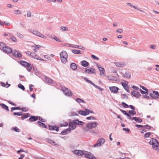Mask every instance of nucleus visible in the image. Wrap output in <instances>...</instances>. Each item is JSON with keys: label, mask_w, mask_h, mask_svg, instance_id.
I'll return each instance as SVG.
<instances>
[{"label": "nucleus", "mask_w": 159, "mask_h": 159, "mask_svg": "<svg viewBox=\"0 0 159 159\" xmlns=\"http://www.w3.org/2000/svg\"><path fill=\"white\" fill-rule=\"evenodd\" d=\"M98 125V124L97 122H90L88 123L86 126L83 129V131L84 132H86L92 128L96 127Z\"/></svg>", "instance_id": "nucleus-1"}, {"label": "nucleus", "mask_w": 159, "mask_h": 159, "mask_svg": "<svg viewBox=\"0 0 159 159\" xmlns=\"http://www.w3.org/2000/svg\"><path fill=\"white\" fill-rule=\"evenodd\" d=\"M60 57L62 63H65L67 62L68 55L66 51H63L61 52L60 54Z\"/></svg>", "instance_id": "nucleus-2"}, {"label": "nucleus", "mask_w": 159, "mask_h": 159, "mask_svg": "<svg viewBox=\"0 0 159 159\" xmlns=\"http://www.w3.org/2000/svg\"><path fill=\"white\" fill-rule=\"evenodd\" d=\"M149 143L150 145H152V148L154 149L157 150L158 147H159V142L154 138L151 139Z\"/></svg>", "instance_id": "nucleus-3"}, {"label": "nucleus", "mask_w": 159, "mask_h": 159, "mask_svg": "<svg viewBox=\"0 0 159 159\" xmlns=\"http://www.w3.org/2000/svg\"><path fill=\"white\" fill-rule=\"evenodd\" d=\"M29 31L33 34H34L38 37H40L44 39H46V36L42 34L40 32L37 30H29Z\"/></svg>", "instance_id": "nucleus-4"}, {"label": "nucleus", "mask_w": 159, "mask_h": 159, "mask_svg": "<svg viewBox=\"0 0 159 159\" xmlns=\"http://www.w3.org/2000/svg\"><path fill=\"white\" fill-rule=\"evenodd\" d=\"M20 63L23 66L25 67H27V70L29 71H30L32 70V66L31 65L23 61H20Z\"/></svg>", "instance_id": "nucleus-5"}, {"label": "nucleus", "mask_w": 159, "mask_h": 159, "mask_svg": "<svg viewBox=\"0 0 159 159\" xmlns=\"http://www.w3.org/2000/svg\"><path fill=\"white\" fill-rule=\"evenodd\" d=\"M79 114L83 116H86L89 115L90 113H94L93 112L88 109H85L84 111H79Z\"/></svg>", "instance_id": "nucleus-6"}, {"label": "nucleus", "mask_w": 159, "mask_h": 159, "mask_svg": "<svg viewBox=\"0 0 159 159\" xmlns=\"http://www.w3.org/2000/svg\"><path fill=\"white\" fill-rule=\"evenodd\" d=\"M62 90L66 96L71 97L72 95V93L71 90L65 87L62 88Z\"/></svg>", "instance_id": "nucleus-7"}, {"label": "nucleus", "mask_w": 159, "mask_h": 159, "mask_svg": "<svg viewBox=\"0 0 159 159\" xmlns=\"http://www.w3.org/2000/svg\"><path fill=\"white\" fill-rule=\"evenodd\" d=\"M149 95L152 98L159 99V93L157 91H154L152 93L149 94Z\"/></svg>", "instance_id": "nucleus-8"}, {"label": "nucleus", "mask_w": 159, "mask_h": 159, "mask_svg": "<svg viewBox=\"0 0 159 159\" xmlns=\"http://www.w3.org/2000/svg\"><path fill=\"white\" fill-rule=\"evenodd\" d=\"M97 66L100 71V75L102 77L105 75V70L99 64L97 63Z\"/></svg>", "instance_id": "nucleus-9"}, {"label": "nucleus", "mask_w": 159, "mask_h": 159, "mask_svg": "<svg viewBox=\"0 0 159 159\" xmlns=\"http://www.w3.org/2000/svg\"><path fill=\"white\" fill-rule=\"evenodd\" d=\"M105 142V139L103 138H101L99 139L97 141V143L94 145V147H99L101 145L103 144Z\"/></svg>", "instance_id": "nucleus-10"}, {"label": "nucleus", "mask_w": 159, "mask_h": 159, "mask_svg": "<svg viewBox=\"0 0 159 159\" xmlns=\"http://www.w3.org/2000/svg\"><path fill=\"white\" fill-rule=\"evenodd\" d=\"M26 54L31 57L36 59H39V56H37L35 53L28 51L27 52Z\"/></svg>", "instance_id": "nucleus-11"}, {"label": "nucleus", "mask_w": 159, "mask_h": 159, "mask_svg": "<svg viewBox=\"0 0 159 159\" xmlns=\"http://www.w3.org/2000/svg\"><path fill=\"white\" fill-rule=\"evenodd\" d=\"M121 84L124 89L128 92H129L128 85V82L127 81H125L124 82H121Z\"/></svg>", "instance_id": "nucleus-12"}, {"label": "nucleus", "mask_w": 159, "mask_h": 159, "mask_svg": "<svg viewBox=\"0 0 159 159\" xmlns=\"http://www.w3.org/2000/svg\"><path fill=\"white\" fill-rule=\"evenodd\" d=\"M86 157L90 159H96V158L90 152H88L85 154Z\"/></svg>", "instance_id": "nucleus-13"}, {"label": "nucleus", "mask_w": 159, "mask_h": 159, "mask_svg": "<svg viewBox=\"0 0 159 159\" xmlns=\"http://www.w3.org/2000/svg\"><path fill=\"white\" fill-rule=\"evenodd\" d=\"M76 127V125H75L73 121L72 122H70L69 123V129L71 130H73L75 129Z\"/></svg>", "instance_id": "nucleus-14"}, {"label": "nucleus", "mask_w": 159, "mask_h": 159, "mask_svg": "<svg viewBox=\"0 0 159 159\" xmlns=\"http://www.w3.org/2000/svg\"><path fill=\"white\" fill-rule=\"evenodd\" d=\"M3 51L4 52L7 53H11L12 52V49L10 48L7 46L5 47Z\"/></svg>", "instance_id": "nucleus-15"}, {"label": "nucleus", "mask_w": 159, "mask_h": 159, "mask_svg": "<svg viewBox=\"0 0 159 159\" xmlns=\"http://www.w3.org/2000/svg\"><path fill=\"white\" fill-rule=\"evenodd\" d=\"M109 89L112 92L114 93H117L119 90V88L115 86L110 87Z\"/></svg>", "instance_id": "nucleus-16"}, {"label": "nucleus", "mask_w": 159, "mask_h": 159, "mask_svg": "<svg viewBox=\"0 0 159 159\" xmlns=\"http://www.w3.org/2000/svg\"><path fill=\"white\" fill-rule=\"evenodd\" d=\"M131 94L132 95H133L134 97L138 98L141 96V94L139 92L135 91H132L131 92Z\"/></svg>", "instance_id": "nucleus-17"}, {"label": "nucleus", "mask_w": 159, "mask_h": 159, "mask_svg": "<svg viewBox=\"0 0 159 159\" xmlns=\"http://www.w3.org/2000/svg\"><path fill=\"white\" fill-rule=\"evenodd\" d=\"M9 35L10 36V39L12 42L15 43H16L17 42L16 38L14 35L12 34L9 33Z\"/></svg>", "instance_id": "nucleus-18"}, {"label": "nucleus", "mask_w": 159, "mask_h": 159, "mask_svg": "<svg viewBox=\"0 0 159 159\" xmlns=\"http://www.w3.org/2000/svg\"><path fill=\"white\" fill-rule=\"evenodd\" d=\"M85 71L86 73L89 74H92L95 73L94 69L93 68H90L89 69H86Z\"/></svg>", "instance_id": "nucleus-19"}, {"label": "nucleus", "mask_w": 159, "mask_h": 159, "mask_svg": "<svg viewBox=\"0 0 159 159\" xmlns=\"http://www.w3.org/2000/svg\"><path fill=\"white\" fill-rule=\"evenodd\" d=\"M38 119V117H36L34 116H31L29 119L30 121L31 122L35 121Z\"/></svg>", "instance_id": "nucleus-20"}, {"label": "nucleus", "mask_w": 159, "mask_h": 159, "mask_svg": "<svg viewBox=\"0 0 159 159\" xmlns=\"http://www.w3.org/2000/svg\"><path fill=\"white\" fill-rule=\"evenodd\" d=\"M126 4L128 5H129L130 6H131V7H133V8H134V9H136V10H137L142 12H144V11H143L142 10H140V9H139V8H137L136 7L134 6L133 5H132L130 3H129V2H128V3H126Z\"/></svg>", "instance_id": "nucleus-21"}, {"label": "nucleus", "mask_w": 159, "mask_h": 159, "mask_svg": "<svg viewBox=\"0 0 159 159\" xmlns=\"http://www.w3.org/2000/svg\"><path fill=\"white\" fill-rule=\"evenodd\" d=\"M74 153L78 156H81L83 154V152L81 150H75L74 151Z\"/></svg>", "instance_id": "nucleus-22"}, {"label": "nucleus", "mask_w": 159, "mask_h": 159, "mask_svg": "<svg viewBox=\"0 0 159 159\" xmlns=\"http://www.w3.org/2000/svg\"><path fill=\"white\" fill-rule=\"evenodd\" d=\"M115 64L118 67H122L125 66V64L122 62H115Z\"/></svg>", "instance_id": "nucleus-23"}, {"label": "nucleus", "mask_w": 159, "mask_h": 159, "mask_svg": "<svg viewBox=\"0 0 159 159\" xmlns=\"http://www.w3.org/2000/svg\"><path fill=\"white\" fill-rule=\"evenodd\" d=\"M73 122L75 123V125H82L84 124V122L83 121H79L78 120H73Z\"/></svg>", "instance_id": "nucleus-24"}, {"label": "nucleus", "mask_w": 159, "mask_h": 159, "mask_svg": "<svg viewBox=\"0 0 159 159\" xmlns=\"http://www.w3.org/2000/svg\"><path fill=\"white\" fill-rule=\"evenodd\" d=\"M70 130L69 129H64L61 132V134L62 135H65L70 132Z\"/></svg>", "instance_id": "nucleus-25"}, {"label": "nucleus", "mask_w": 159, "mask_h": 159, "mask_svg": "<svg viewBox=\"0 0 159 159\" xmlns=\"http://www.w3.org/2000/svg\"><path fill=\"white\" fill-rule=\"evenodd\" d=\"M13 55L16 57H21V54L17 51H15L13 53Z\"/></svg>", "instance_id": "nucleus-26"}, {"label": "nucleus", "mask_w": 159, "mask_h": 159, "mask_svg": "<svg viewBox=\"0 0 159 159\" xmlns=\"http://www.w3.org/2000/svg\"><path fill=\"white\" fill-rule=\"evenodd\" d=\"M48 142V143L51 144L53 145H57V144L56 143V142L50 139H47Z\"/></svg>", "instance_id": "nucleus-27"}, {"label": "nucleus", "mask_w": 159, "mask_h": 159, "mask_svg": "<svg viewBox=\"0 0 159 159\" xmlns=\"http://www.w3.org/2000/svg\"><path fill=\"white\" fill-rule=\"evenodd\" d=\"M45 80L46 82L49 83H52L53 82L52 80L47 77H45Z\"/></svg>", "instance_id": "nucleus-28"}, {"label": "nucleus", "mask_w": 159, "mask_h": 159, "mask_svg": "<svg viewBox=\"0 0 159 159\" xmlns=\"http://www.w3.org/2000/svg\"><path fill=\"white\" fill-rule=\"evenodd\" d=\"M72 48H78L80 49H84L85 48L83 46H79L78 45H72Z\"/></svg>", "instance_id": "nucleus-29"}, {"label": "nucleus", "mask_w": 159, "mask_h": 159, "mask_svg": "<svg viewBox=\"0 0 159 159\" xmlns=\"http://www.w3.org/2000/svg\"><path fill=\"white\" fill-rule=\"evenodd\" d=\"M82 65L84 67H86L89 65V63L85 60L82 61H81Z\"/></svg>", "instance_id": "nucleus-30"}, {"label": "nucleus", "mask_w": 159, "mask_h": 159, "mask_svg": "<svg viewBox=\"0 0 159 159\" xmlns=\"http://www.w3.org/2000/svg\"><path fill=\"white\" fill-rule=\"evenodd\" d=\"M6 46V45L4 43L0 42V49L3 51Z\"/></svg>", "instance_id": "nucleus-31"}, {"label": "nucleus", "mask_w": 159, "mask_h": 159, "mask_svg": "<svg viewBox=\"0 0 159 159\" xmlns=\"http://www.w3.org/2000/svg\"><path fill=\"white\" fill-rule=\"evenodd\" d=\"M123 77L127 78H130L131 77L130 74L129 72H126L123 75Z\"/></svg>", "instance_id": "nucleus-32"}, {"label": "nucleus", "mask_w": 159, "mask_h": 159, "mask_svg": "<svg viewBox=\"0 0 159 159\" xmlns=\"http://www.w3.org/2000/svg\"><path fill=\"white\" fill-rule=\"evenodd\" d=\"M16 33V35L18 38L20 39H22L24 38V35L20 32H17Z\"/></svg>", "instance_id": "nucleus-33"}, {"label": "nucleus", "mask_w": 159, "mask_h": 159, "mask_svg": "<svg viewBox=\"0 0 159 159\" xmlns=\"http://www.w3.org/2000/svg\"><path fill=\"white\" fill-rule=\"evenodd\" d=\"M72 52L75 54H81L80 51L79 50L73 49Z\"/></svg>", "instance_id": "nucleus-34"}, {"label": "nucleus", "mask_w": 159, "mask_h": 159, "mask_svg": "<svg viewBox=\"0 0 159 159\" xmlns=\"http://www.w3.org/2000/svg\"><path fill=\"white\" fill-rule=\"evenodd\" d=\"M37 123L39 124V125L43 128H46L47 126L43 123L40 122V121H38Z\"/></svg>", "instance_id": "nucleus-35"}, {"label": "nucleus", "mask_w": 159, "mask_h": 159, "mask_svg": "<svg viewBox=\"0 0 159 159\" xmlns=\"http://www.w3.org/2000/svg\"><path fill=\"white\" fill-rule=\"evenodd\" d=\"M30 116V114L29 113H26L24 114L21 117V118L22 120L26 119Z\"/></svg>", "instance_id": "nucleus-36"}, {"label": "nucleus", "mask_w": 159, "mask_h": 159, "mask_svg": "<svg viewBox=\"0 0 159 159\" xmlns=\"http://www.w3.org/2000/svg\"><path fill=\"white\" fill-rule=\"evenodd\" d=\"M1 84L2 86L5 87L6 88L9 87L10 86V84H8L7 82L6 84L3 82H1Z\"/></svg>", "instance_id": "nucleus-37"}, {"label": "nucleus", "mask_w": 159, "mask_h": 159, "mask_svg": "<svg viewBox=\"0 0 159 159\" xmlns=\"http://www.w3.org/2000/svg\"><path fill=\"white\" fill-rule=\"evenodd\" d=\"M134 119L136 122L139 123L142 122V120L139 118H138L137 117H134V118H133Z\"/></svg>", "instance_id": "nucleus-38"}, {"label": "nucleus", "mask_w": 159, "mask_h": 159, "mask_svg": "<svg viewBox=\"0 0 159 159\" xmlns=\"http://www.w3.org/2000/svg\"><path fill=\"white\" fill-rule=\"evenodd\" d=\"M70 67L74 70H75L77 68L76 64L74 63L71 64L70 65Z\"/></svg>", "instance_id": "nucleus-39"}, {"label": "nucleus", "mask_w": 159, "mask_h": 159, "mask_svg": "<svg viewBox=\"0 0 159 159\" xmlns=\"http://www.w3.org/2000/svg\"><path fill=\"white\" fill-rule=\"evenodd\" d=\"M68 30V29L67 27L61 26L60 28V30L62 31H67Z\"/></svg>", "instance_id": "nucleus-40"}, {"label": "nucleus", "mask_w": 159, "mask_h": 159, "mask_svg": "<svg viewBox=\"0 0 159 159\" xmlns=\"http://www.w3.org/2000/svg\"><path fill=\"white\" fill-rule=\"evenodd\" d=\"M2 107L3 109L6 110V111H9V110L8 109V107L4 104L2 103Z\"/></svg>", "instance_id": "nucleus-41"}, {"label": "nucleus", "mask_w": 159, "mask_h": 159, "mask_svg": "<svg viewBox=\"0 0 159 159\" xmlns=\"http://www.w3.org/2000/svg\"><path fill=\"white\" fill-rule=\"evenodd\" d=\"M76 101L79 103H80L81 102H84L83 100L79 98H77L76 99Z\"/></svg>", "instance_id": "nucleus-42"}, {"label": "nucleus", "mask_w": 159, "mask_h": 159, "mask_svg": "<svg viewBox=\"0 0 159 159\" xmlns=\"http://www.w3.org/2000/svg\"><path fill=\"white\" fill-rule=\"evenodd\" d=\"M13 115H17L18 116H20L22 115H23L22 112H14L13 113Z\"/></svg>", "instance_id": "nucleus-43"}, {"label": "nucleus", "mask_w": 159, "mask_h": 159, "mask_svg": "<svg viewBox=\"0 0 159 159\" xmlns=\"http://www.w3.org/2000/svg\"><path fill=\"white\" fill-rule=\"evenodd\" d=\"M94 87L95 88H96L97 89H99L100 91H102V90H103V89L102 88H100V87H99V86H98L97 85H96L95 84H94V83L93 84V85Z\"/></svg>", "instance_id": "nucleus-44"}, {"label": "nucleus", "mask_w": 159, "mask_h": 159, "mask_svg": "<svg viewBox=\"0 0 159 159\" xmlns=\"http://www.w3.org/2000/svg\"><path fill=\"white\" fill-rule=\"evenodd\" d=\"M84 79L85 80H86L87 82L90 83L92 85H93V83L91 80H88V78L86 77H85L84 78Z\"/></svg>", "instance_id": "nucleus-45"}, {"label": "nucleus", "mask_w": 159, "mask_h": 159, "mask_svg": "<svg viewBox=\"0 0 159 159\" xmlns=\"http://www.w3.org/2000/svg\"><path fill=\"white\" fill-rule=\"evenodd\" d=\"M14 13L16 15L20 14H21V11L19 10H17L15 11Z\"/></svg>", "instance_id": "nucleus-46"}, {"label": "nucleus", "mask_w": 159, "mask_h": 159, "mask_svg": "<svg viewBox=\"0 0 159 159\" xmlns=\"http://www.w3.org/2000/svg\"><path fill=\"white\" fill-rule=\"evenodd\" d=\"M121 104L124 108H128L129 107L128 105L124 102H122Z\"/></svg>", "instance_id": "nucleus-47"}, {"label": "nucleus", "mask_w": 159, "mask_h": 159, "mask_svg": "<svg viewBox=\"0 0 159 159\" xmlns=\"http://www.w3.org/2000/svg\"><path fill=\"white\" fill-rule=\"evenodd\" d=\"M151 134V132L147 133L144 134V137L146 138H148Z\"/></svg>", "instance_id": "nucleus-48"}, {"label": "nucleus", "mask_w": 159, "mask_h": 159, "mask_svg": "<svg viewBox=\"0 0 159 159\" xmlns=\"http://www.w3.org/2000/svg\"><path fill=\"white\" fill-rule=\"evenodd\" d=\"M12 130H14L15 132H20L19 129L17 127H13L11 128Z\"/></svg>", "instance_id": "nucleus-49"}, {"label": "nucleus", "mask_w": 159, "mask_h": 159, "mask_svg": "<svg viewBox=\"0 0 159 159\" xmlns=\"http://www.w3.org/2000/svg\"><path fill=\"white\" fill-rule=\"evenodd\" d=\"M18 87L19 88L23 90H24L25 89V88L23 85H22L21 84H19L18 85Z\"/></svg>", "instance_id": "nucleus-50"}, {"label": "nucleus", "mask_w": 159, "mask_h": 159, "mask_svg": "<svg viewBox=\"0 0 159 159\" xmlns=\"http://www.w3.org/2000/svg\"><path fill=\"white\" fill-rule=\"evenodd\" d=\"M53 39L57 42H61V40L59 39V38L55 36H54V37L53 38Z\"/></svg>", "instance_id": "nucleus-51"}, {"label": "nucleus", "mask_w": 159, "mask_h": 159, "mask_svg": "<svg viewBox=\"0 0 159 159\" xmlns=\"http://www.w3.org/2000/svg\"><path fill=\"white\" fill-rule=\"evenodd\" d=\"M91 56L93 59L94 60H98L99 59V58L98 57L95 56L94 55H91Z\"/></svg>", "instance_id": "nucleus-52"}, {"label": "nucleus", "mask_w": 159, "mask_h": 159, "mask_svg": "<svg viewBox=\"0 0 159 159\" xmlns=\"http://www.w3.org/2000/svg\"><path fill=\"white\" fill-rule=\"evenodd\" d=\"M86 119H87V120H95V118L93 117V116H89V117H87L86 118Z\"/></svg>", "instance_id": "nucleus-53"}, {"label": "nucleus", "mask_w": 159, "mask_h": 159, "mask_svg": "<svg viewBox=\"0 0 159 159\" xmlns=\"http://www.w3.org/2000/svg\"><path fill=\"white\" fill-rule=\"evenodd\" d=\"M129 113L131 114L132 115H134L136 114V112L135 111H129Z\"/></svg>", "instance_id": "nucleus-54"}, {"label": "nucleus", "mask_w": 159, "mask_h": 159, "mask_svg": "<svg viewBox=\"0 0 159 159\" xmlns=\"http://www.w3.org/2000/svg\"><path fill=\"white\" fill-rule=\"evenodd\" d=\"M123 32V29H118L116 30V32L118 33H121Z\"/></svg>", "instance_id": "nucleus-55"}, {"label": "nucleus", "mask_w": 159, "mask_h": 159, "mask_svg": "<svg viewBox=\"0 0 159 159\" xmlns=\"http://www.w3.org/2000/svg\"><path fill=\"white\" fill-rule=\"evenodd\" d=\"M68 124L67 122H65L63 124L60 125L61 126H67L68 125Z\"/></svg>", "instance_id": "nucleus-56"}, {"label": "nucleus", "mask_w": 159, "mask_h": 159, "mask_svg": "<svg viewBox=\"0 0 159 159\" xmlns=\"http://www.w3.org/2000/svg\"><path fill=\"white\" fill-rule=\"evenodd\" d=\"M63 45L64 46H67V47H72L73 44H69V43H65V44H64Z\"/></svg>", "instance_id": "nucleus-57"}, {"label": "nucleus", "mask_w": 159, "mask_h": 159, "mask_svg": "<svg viewBox=\"0 0 159 159\" xmlns=\"http://www.w3.org/2000/svg\"><path fill=\"white\" fill-rule=\"evenodd\" d=\"M123 130L126 131L127 133H129V129L128 128H123Z\"/></svg>", "instance_id": "nucleus-58"}, {"label": "nucleus", "mask_w": 159, "mask_h": 159, "mask_svg": "<svg viewBox=\"0 0 159 159\" xmlns=\"http://www.w3.org/2000/svg\"><path fill=\"white\" fill-rule=\"evenodd\" d=\"M144 127H145V128L146 129H150L151 128V127L148 125H144Z\"/></svg>", "instance_id": "nucleus-59"}, {"label": "nucleus", "mask_w": 159, "mask_h": 159, "mask_svg": "<svg viewBox=\"0 0 159 159\" xmlns=\"http://www.w3.org/2000/svg\"><path fill=\"white\" fill-rule=\"evenodd\" d=\"M59 128L58 127L55 126V127H54V128L53 129H52V130H55L57 131H59Z\"/></svg>", "instance_id": "nucleus-60"}, {"label": "nucleus", "mask_w": 159, "mask_h": 159, "mask_svg": "<svg viewBox=\"0 0 159 159\" xmlns=\"http://www.w3.org/2000/svg\"><path fill=\"white\" fill-rule=\"evenodd\" d=\"M132 88L136 90H139V88L137 86H133L132 87Z\"/></svg>", "instance_id": "nucleus-61"}, {"label": "nucleus", "mask_w": 159, "mask_h": 159, "mask_svg": "<svg viewBox=\"0 0 159 159\" xmlns=\"http://www.w3.org/2000/svg\"><path fill=\"white\" fill-rule=\"evenodd\" d=\"M140 87L142 88L143 90L146 91V92H148V89L145 87L143 86H140Z\"/></svg>", "instance_id": "nucleus-62"}, {"label": "nucleus", "mask_w": 159, "mask_h": 159, "mask_svg": "<svg viewBox=\"0 0 159 159\" xmlns=\"http://www.w3.org/2000/svg\"><path fill=\"white\" fill-rule=\"evenodd\" d=\"M140 91L142 94H148L147 93L148 92L144 91L141 89H140Z\"/></svg>", "instance_id": "nucleus-63"}, {"label": "nucleus", "mask_w": 159, "mask_h": 159, "mask_svg": "<svg viewBox=\"0 0 159 159\" xmlns=\"http://www.w3.org/2000/svg\"><path fill=\"white\" fill-rule=\"evenodd\" d=\"M34 85L32 84H30L29 86V88L30 91H32L33 90V89L32 88V87H33Z\"/></svg>", "instance_id": "nucleus-64"}]
</instances>
